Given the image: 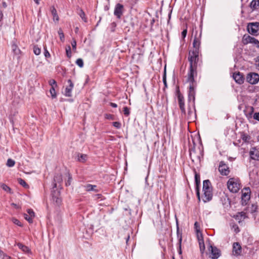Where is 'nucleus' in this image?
Returning a JSON list of instances; mask_svg holds the SVG:
<instances>
[{
    "mask_svg": "<svg viewBox=\"0 0 259 259\" xmlns=\"http://www.w3.org/2000/svg\"><path fill=\"white\" fill-rule=\"evenodd\" d=\"M203 201L204 202L209 201L212 199V193L211 183L208 180H204L203 183Z\"/></svg>",
    "mask_w": 259,
    "mask_h": 259,
    "instance_id": "nucleus-1",
    "label": "nucleus"
},
{
    "mask_svg": "<svg viewBox=\"0 0 259 259\" xmlns=\"http://www.w3.org/2000/svg\"><path fill=\"white\" fill-rule=\"evenodd\" d=\"M227 186L230 192L237 193L240 188V180L237 178H230L227 182Z\"/></svg>",
    "mask_w": 259,
    "mask_h": 259,
    "instance_id": "nucleus-2",
    "label": "nucleus"
},
{
    "mask_svg": "<svg viewBox=\"0 0 259 259\" xmlns=\"http://www.w3.org/2000/svg\"><path fill=\"white\" fill-rule=\"evenodd\" d=\"M188 61L190 66L197 68L199 62V52L196 50L190 51L189 53Z\"/></svg>",
    "mask_w": 259,
    "mask_h": 259,
    "instance_id": "nucleus-3",
    "label": "nucleus"
},
{
    "mask_svg": "<svg viewBox=\"0 0 259 259\" xmlns=\"http://www.w3.org/2000/svg\"><path fill=\"white\" fill-rule=\"evenodd\" d=\"M188 61L190 66L197 68L199 62V52L196 50L190 51L189 53Z\"/></svg>",
    "mask_w": 259,
    "mask_h": 259,
    "instance_id": "nucleus-4",
    "label": "nucleus"
},
{
    "mask_svg": "<svg viewBox=\"0 0 259 259\" xmlns=\"http://www.w3.org/2000/svg\"><path fill=\"white\" fill-rule=\"evenodd\" d=\"M249 33L252 35L257 36L259 34V22L249 23L247 26Z\"/></svg>",
    "mask_w": 259,
    "mask_h": 259,
    "instance_id": "nucleus-5",
    "label": "nucleus"
},
{
    "mask_svg": "<svg viewBox=\"0 0 259 259\" xmlns=\"http://www.w3.org/2000/svg\"><path fill=\"white\" fill-rule=\"evenodd\" d=\"M177 94L178 100V104L182 114L184 115L186 114V111L185 108V101L183 95L180 93L179 88L177 91Z\"/></svg>",
    "mask_w": 259,
    "mask_h": 259,
    "instance_id": "nucleus-6",
    "label": "nucleus"
},
{
    "mask_svg": "<svg viewBox=\"0 0 259 259\" xmlns=\"http://www.w3.org/2000/svg\"><path fill=\"white\" fill-rule=\"evenodd\" d=\"M197 75V68L190 66L188 73L187 81L189 84L195 85L194 76Z\"/></svg>",
    "mask_w": 259,
    "mask_h": 259,
    "instance_id": "nucleus-7",
    "label": "nucleus"
},
{
    "mask_svg": "<svg viewBox=\"0 0 259 259\" xmlns=\"http://www.w3.org/2000/svg\"><path fill=\"white\" fill-rule=\"evenodd\" d=\"M218 169L220 174L223 176H228L230 172L229 166L223 161H221L220 162Z\"/></svg>",
    "mask_w": 259,
    "mask_h": 259,
    "instance_id": "nucleus-8",
    "label": "nucleus"
},
{
    "mask_svg": "<svg viewBox=\"0 0 259 259\" xmlns=\"http://www.w3.org/2000/svg\"><path fill=\"white\" fill-rule=\"evenodd\" d=\"M246 81L252 84H256L259 81V75L256 73H249L247 75Z\"/></svg>",
    "mask_w": 259,
    "mask_h": 259,
    "instance_id": "nucleus-9",
    "label": "nucleus"
},
{
    "mask_svg": "<svg viewBox=\"0 0 259 259\" xmlns=\"http://www.w3.org/2000/svg\"><path fill=\"white\" fill-rule=\"evenodd\" d=\"M60 192L56 188L53 189L52 191V200L55 202L57 205H60L61 203L62 200L60 197Z\"/></svg>",
    "mask_w": 259,
    "mask_h": 259,
    "instance_id": "nucleus-10",
    "label": "nucleus"
},
{
    "mask_svg": "<svg viewBox=\"0 0 259 259\" xmlns=\"http://www.w3.org/2000/svg\"><path fill=\"white\" fill-rule=\"evenodd\" d=\"M209 250L210 251L209 257L212 259H217L221 255L220 250L215 246L210 245Z\"/></svg>",
    "mask_w": 259,
    "mask_h": 259,
    "instance_id": "nucleus-11",
    "label": "nucleus"
},
{
    "mask_svg": "<svg viewBox=\"0 0 259 259\" xmlns=\"http://www.w3.org/2000/svg\"><path fill=\"white\" fill-rule=\"evenodd\" d=\"M195 85L189 84V89L188 92V101H192L193 104L195 102Z\"/></svg>",
    "mask_w": 259,
    "mask_h": 259,
    "instance_id": "nucleus-12",
    "label": "nucleus"
},
{
    "mask_svg": "<svg viewBox=\"0 0 259 259\" xmlns=\"http://www.w3.org/2000/svg\"><path fill=\"white\" fill-rule=\"evenodd\" d=\"M123 6L119 3L116 5L114 14L118 19H120L123 14Z\"/></svg>",
    "mask_w": 259,
    "mask_h": 259,
    "instance_id": "nucleus-13",
    "label": "nucleus"
},
{
    "mask_svg": "<svg viewBox=\"0 0 259 259\" xmlns=\"http://www.w3.org/2000/svg\"><path fill=\"white\" fill-rule=\"evenodd\" d=\"M233 77L236 82L239 84H241L244 82V78L243 75L239 72L234 73Z\"/></svg>",
    "mask_w": 259,
    "mask_h": 259,
    "instance_id": "nucleus-14",
    "label": "nucleus"
},
{
    "mask_svg": "<svg viewBox=\"0 0 259 259\" xmlns=\"http://www.w3.org/2000/svg\"><path fill=\"white\" fill-rule=\"evenodd\" d=\"M250 190L249 187L244 188L242 191V199L244 201L250 199Z\"/></svg>",
    "mask_w": 259,
    "mask_h": 259,
    "instance_id": "nucleus-15",
    "label": "nucleus"
},
{
    "mask_svg": "<svg viewBox=\"0 0 259 259\" xmlns=\"http://www.w3.org/2000/svg\"><path fill=\"white\" fill-rule=\"evenodd\" d=\"M27 213L24 214V218L29 223H32L35 216L34 212L31 209H27Z\"/></svg>",
    "mask_w": 259,
    "mask_h": 259,
    "instance_id": "nucleus-16",
    "label": "nucleus"
},
{
    "mask_svg": "<svg viewBox=\"0 0 259 259\" xmlns=\"http://www.w3.org/2000/svg\"><path fill=\"white\" fill-rule=\"evenodd\" d=\"M68 83H69V85L67 86L65 91V95L66 97H71L72 96V90L73 88V83L71 80V79L68 80Z\"/></svg>",
    "mask_w": 259,
    "mask_h": 259,
    "instance_id": "nucleus-17",
    "label": "nucleus"
},
{
    "mask_svg": "<svg viewBox=\"0 0 259 259\" xmlns=\"http://www.w3.org/2000/svg\"><path fill=\"white\" fill-rule=\"evenodd\" d=\"M197 238L198 240L200 252L201 253H203L205 248L202 233H200V235H197Z\"/></svg>",
    "mask_w": 259,
    "mask_h": 259,
    "instance_id": "nucleus-18",
    "label": "nucleus"
},
{
    "mask_svg": "<svg viewBox=\"0 0 259 259\" xmlns=\"http://www.w3.org/2000/svg\"><path fill=\"white\" fill-rule=\"evenodd\" d=\"M241 246L238 242H235L233 245V252L235 255H240L241 252Z\"/></svg>",
    "mask_w": 259,
    "mask_h": 259,
    "instance_id": "nucleus-19",
    "label": "nucleus"
},
{
    "mask_svg": "<svg viewBox=\"0 0 259 259\" xmlns=\"http://www.w3.org/2000/svg\"><path fill=\"white\" fill-rule=\"evenodd\" d=\"M254 37H252L248 34H244L243 36L242 42L243 45H246L248 44H251Z\"/></svg>",
    "mask_w": 259,
    "mask_h": 259,
    "instance_id": "nucleus-20",
    "label": "nucleus"
},
{
    "mask_svg": "<svg viewBox=\"0 0 259 259\" xmlns=\"http://www.w3.org/2000/svg\"><path fill=\"white\" fill-rule=\"evenodd\" d=\"M200 39L199 37H197L196 35L195 36L193 42V50H196L197 51V52H199V47L200 46Z\"/></svg>",
    "mask_w": 259,
    "mask_h": 259,
    "instance_id": "nucleus-21",
    "label": "nucleus"
},
{
    "mask_svg": "<svg viewBox=\"0 0 259 259\" xmlns=\"http://www.w3.org/2000/svg\"><path fill=\"white\" fill-rule=\"evenodd\" d=\"M62 177L61 174H56L54 178L53 189L57 188V183H60L62 182Z\"/></svg>",
    "mask_w": 259,
    "mask_h": 259,
    "instance_id": "nucleus-22",
    "label": "nucleus"
},
{
    "mask_svg": "<svg viewBox=\"0 0 259 259\" xmlns=\"http://www.w3.org/2000/svg\"><path fill=\"white\" fill-rule=\"evenodd\" d=\"M195 181L196 185V186H197V187H196V189H197L196 194H197V196L198 197V199L200 200V193H199V191L198 189V185L200 183V178L199 175L197 174V173H195Z\"/></svg>",
    "mask_w": 259,
    "mask_h": 259,
    "instance_id": "nucleus-23",
    "label": "nucleus"
},
{
    "mask_svg": "<svg viewBox=\"0 0 259 259\" xmlns=\"http://www.w3.org/2000/svg\"><path fill=\"white\" fill-rule=\"evenodd\" d=\"M85 189L87 191H94L97 192L99 190L97 189V186L96 185L87 184L84 186Z\"/></svg>",
    "mask_w": 259,
    "mask_h": 259,
    "instance_id": "nucleus-24",
    "label": "nucleus"
},
{
    "mask_svg": "<svg viewBox=\"0 0 259 259\" xmlns=\"http://www.w3.org/2000/svg\"><path fill=\"white\" fill-rule=\"evenodd\" d=\"M51 11L52 15L53 16V19L54 20H56L57 21H59V18L57 14V10H56L54 6H52L51 8Z\"/></svg>",
    "mask_w": 259,
    "mask_h": 259,
    "instance_id": "nucleus-25",
    "label": "nucleus"
},
{
    "mask_svg": "<svg viewBox=\"0 0 259 259\" xmlns=\"http://www.w3.org/2000/svg\"><path fill=\"white\" fill-rule=\"evenodd\" d=\"M87 159V155L86 154H78L77 155V160L80 162H84Z\"/></svg>",
    "mask_w": 259,
    "mask_h": 259,
    "instance_id": "nucleus-26",
    "label": "nucleus"
},
{
    "mask_svg": "<svg viewBox=\"0 0 259 259\" xmlns=\"http://www.w3.org/2000/svg\"><path fill=\"white\" fill-rule=\"evenodd\" d=\"M17 246L19 247V248L22 249V250L25 252H28L30 251L29 248L27 246L23 245L21 243H18L17 244Z\"/></svg>",
    "mask_w": 259,
    "mask_h": 259,
    "instance_id": "nucleus-27",
    "label": "nucleus"
},
{
    "mask_svg": "<svg viewBox=\"0 0 259 259\" xmlns=\"http://www.w3.org/2000/svg\"><path fill=\"white\" fill-rule=\"evenodd\" d=\"M241 138L242 140L245 143L248 142L250 139V137L249 135L244 133H241Z\"/></svg>",
    "mask_w": 259,
    "mask_h": 259,
    "instance_id": "nucleus-28",
    "label": "nucleus"
},
{
    "mask_svg": "<svg viewBox=\"0 0 259 259\" xmlns=\"http://www.w3.org/2000/svg\"><path fill=\"white\" fill-rule=\"evenodd\" d=\"M12 50H13V52L14 53V54H15L16 55H18L19 54V53H20V49L18 48V47H17V45H15V44H13L12 46Z\"/></svg>",
    "mask_w": 259,
    "mask_h": 259,
    "instance_id": "nucleus-29",
    "label": "nucleus"
},
{
    "mask_svg": "<svg viewBox=\"0 0 259 259\" xmlns=\"http://www.w3.org/2000/svg\"><path fill=\"white\" fill-rule=\"evenodd\" d=\"M79 15L84 22H87V19L85 17V13L82 9L80 10L79 12Z\"/></svg>",
    "mask_w": 259,
    "mask_h": 259,
    "instance_id": "nucleus-30",
    "label": "nucleus"
},
{
    "mask_svg": "<svg viewBox=\"0 0 259 259\" xmlns=\"http://www.w3.org/2000/svg\"><path fill=\"white\" fill-rule=\"evenodd\" d=\"M250 6L254 9H256L259 7V0H253L250 3Z\"/></svg>",
    "mask_w": 259,
    "mask_h": 259,
    "instance_id": "nucleus-31",
    "label": "nucleus"
},
{
    "mask_svg": "<svg viewBox=\"0 0 259 259\" xmlns=\"http://www.w3.org/2000/svg\"><path fill=\"white\" fill-rule=\"evenodd\" d=\"M15 164V161L14 160L11 158H9L7 160L6 164L8 167H13L14 166Z\"/></svg>",
    "mask_w": 259,
    "mask_h": 259,
    "instance_id": "nucleus-32",
    "label": "nucleus"
},
{
    "mask_svg": "<svg viewBox=\"0 0 259 259\" xmlns=\"http://www.w3.org/2000/svg\"><path fill=\"white\" fill-rule=\"evenodd\" d=\"M33 53L36 55H39L40 54V53H41V49H40V48H38L37 47V46H36V45L34 46V47H33Z\"/></svg>",
    "mask_w": 259,
    "mask_h": 259,
    "instance_id": "nucleus-33",
    "label": "nucleus"
},
{
    "mask_svg": "<svg viewBox=\"0 0 259 259\" xmlns=\"http://www.w3.org/2000/svg\"><path fill=\"white\" fill-rule=\"evenodd\" d=\"M66 53L67 57L70 58L71 57V49L70 46H68L66 47Z\"/></svg>",
    "mask_w": 259,
    "mask_h": 259,
    "instance_id": "nucleus-34",
    "label": "nucleus"
},
{
    "mask_svg": "<svg viewBox=\"0 0 259 259\" xmlns=\"http://www.w3.org/2000/svg\"><path fill=\"white\" fill-rule=\"evenodd\" d=\"M250 155L251 156V158L252 159L254 160H258L259 158V155L258 154H254L253 151H250Z\"/></svg>",
    "mask_w": 259,
    "mask_h": 259,
    "instance_id": "nucleus-35",
    "label": "nucleus"
},
{
    "mask_svg": "<svg viewBox=\"0 0 259 259\" xmlns=\"http://www.w3.org/2000/svg\"><path fill=\"white\" fill-rule=\"evenodd\" d=\"M55 87H51L50 90V92L51 94L52 98H55L56 97V93L55 90Z\"/></svg>",
    "mask_w": 259,
    "mask_h": 259,
    "instance_id": "nucleus-36",
    "label": "nucleus"
},
{
    "mask_svg": "<svg viewBox=\"0 0 259 259\" xmlns=\"http://www.w3.org/2000/svg\"><path fill=\"white\" fill-rule=\"evenodd\" d=\"M58 34L59 35L60 38L61 40L62 41H64V35L62 30L61 28H60L59 30H58Z\"/></svg>",
    "mask_w": 259,
    "mask_h": 259,
    "instance_id": "nucleus-37",
    "label": "nucleus"
},
{
    "mask_svg": "<svg viewBox=\"0 0 259 259\" xmlns=\"http://www.w3.org/2000/svg\"><path fill=\"white\" fill-rule=\"evenodd\" d=\"M18 181L19 184H20L24 187H25V188L28 187V185L26 184L25 181L24 180H23V179L20 178L18 180Z\"/></svg>",
    "mask_w": 259,
    "mask_h": 259,
    "instance_id": "nucleus-38",
    "label": "nucleus"
},
{
    "mask_svg": "<svg viewBox=\"0 0 259 259\" xmlns=\"http://www.w3.org/2000/svg\"><path fill=\"white\" fill-rule=\"evenodd\" d=\"M76 64L79 67H82L83 66V62L82 59H77L76 61Z\"/></svg>",
    "mask_w": 259,
    "mask_h": 259,
    "instance_id": "nucleus-39",
    "label": "nucleus"
},
{
    "mask_svg": "<svg viewBox=\"0 0 259 259\" xmlns=\"http://www.w3.org/2000/svg\"><path fill=\"white\" fill-rule=\"evenodd\" d=\"M231 226L232 227V228L234 229V231L236 233H237L240 231L239 228L237 225L234 223L232 225H231Z\"/></svg>",
    "mask_w": 259,
    "mask_h": 259,
    "instance_id": "nucleus-40",
    "label": "nucleus"
},
{
    "mask_svg": "<svg viewBox=\"0 0 259 259\" xmlns=\"http://www.w3.org/2000/svg\"><path fill=\"white\" fill-rule=\"evenodd\" d=\"M67 176H68V180L66 182V183H65V184L67 186L70 185L71 182L72 181V177L69 173L67 174Z\"/></svg>",
    "mask_w": 259,
    "mask_h": 259,
    "instance_id": "nucleus-41",
    "label": "nucleus"
},
{
    "mask_svg": "<svg viewBox=\"0 0 259 259\" xmlns=\"http://www.w3.org/2000/svg\"><path fill=\"white\" fill-rule=\"evenodd\" d=\"M1 188L5 191L10 192L11 190L10 188L5 184L1 185Z\"/></svg>",
    "mask_w": 259,
    "mask_h": 259,
    "instance_id": "nucleus-42",
    "label": "nucleus"
},
{
    "mask_svg": "<svg viewBox=\"0 0 259 259\" xmlns=\"http://www.w3.org/2000/svg\"><path fill=\"white\" fill-rule=\"evenodd\" d=\"M123 111L124 114L126 116H128L130 114V109L127 107H124Z\"/></svg>",
    "mask_w": 259,
    "mask_h": 259,
    "instance_id": "nucleus-43",
    "label": "nucleus"
},
{
    "mask_svg": "<svg viewBox=\"0 0 259 259\" xmlns=\"http://www.w3.org/2000/svg\"><path fill=\"white\" fill-rule=\"evenodd\" d=\"M194 227L196 229V231L197 232V235L199 234V235H200V233H201L200 232V230H199V224L198 223V222H196L194 224Z\"/></svg>",
    "mask_w": 259,
    "mask_h": 259,
    "instance_id": "nucleus-44",
    "label": "nucleus"
},
{
    "mask_svg": "<svg viewBox=\"0 0 259 259\" xmlns=\"http://www.w3.org/2000/svg\"><path fill=\"white\" fill-rule=\"evenodd\" d=\"M71 45L72 47V50L73 51L76 52V41L75 39H73L72 41L71 42Z\"/></svg>",
    "mask_w": 259,
    "mask_h": 259,
    "instance_id": "nucleus-45",
    "label": "nucleus"
},
{
    "mask_svg": "<svg viewBox=\"0 0 259 259\" xmlns=\"http://www.w3.org/2000/svg\"><path fill=\"white\" fill-rule=\"evenodd\" d=\"M113 125L117 129H119L121 126V123L118 121L113 122Z\"/></svg>",
    "mask_w": 259,
    "mask_h": 259,
    "instance_id": "nucleus-46",
    "label": "nucleus"
},
{
    "mask_svg": "<svg viewBox=\"0 0 259 259\" xmlns=\"http://www.w3.org/2000/svg\"><path fill=\"white\" fill-rule=\"evenodd\" d=\"M254 45L256 48H259V40L254 38L251 43Z\"/></svg>",
    "mask_w": 259,
    "mask_h": 259,
    "instance_id": "nucleus-47",
    "label": "nucleus"
},
{
    "mask_svg": "<svg viewBox=\"0 0 259 259\" xmlns=\"http://www.w3.org/2000/svg\"><path fill=\"white\" fill-rule=\"evenodd\" d=\"M49 84L51 86V87H56L57 86V82L54 79L50 80Z\"/></svg>",
    "mask_w": 259,
    "mask_h": 259,
    "instance_id": "nucleus-48",
    "label": "nucleus"
},
{
    "mask_svg": "<svg viewBox=\"0 0 259 259\" xmlns=\"http://www.w3.org/2000/svg\"><path fill=\"white\" fill-rule=\"evenodd\" d=\"M13 222L15 224L18 225V226H22L21 223L18 220H17L16 219H13Z\"/></svg>",
    "mask_w": 259,
    "mask_h": 259,
    "instance_id": "nucleus-49",
    "label": "nucleus"
},
{
    "mask_svg": "<svg viewBox=\"0 0 259 259\" xmlns=\"http://www.w3.org/2000/svg\"><path fill=\"white\" fill-rule=\"evenodd\" d=\"M163 82L164 84L165 87H167V83H166V72L165 71H164V73L163 75Z\"/></svg>",
    "mask_w": 259,
    "mask_h": 259,
    "instance_id": "nucleus-50",
    "label": "nucleus"
},
{
    "mask_svg": "<svg viewBox=\"0 0 259 259\" xmlns=\"http://www.w3.org/2000/svg\"><path fill=\"white\" fill-rule=\"evenodd\" d=\"M253 118L259 121V112L255 113L253 115Z\"/></svg>",
    "mask_w": 259,
    "mask_h": 259,
    "instance_id": "nucleus-51",
    "label": "nucleus"
},
{
    "mask_svg": "<svg viewBox=\"0 0 259 259\" xmlns=\"http://www.w3.org/2000/svg\"><path fill=\"white\" fill-rule=\"evenodd\" d=\"M187 29H184L182 32V37L183 38H185V37H186V35H187Z\"/></svg>",
    "mask_w": 259,
    "mask_h": 259,
    "instance_id": "nucleus-52",
    "label": "nucleus"
},
{
    "mask_svg": "<svg viewBox=\"0 0 259 259\" xmlns=\"http://www.w3.org/2000/svg\"><path fill=\"white\" fill-rule=\"evenodd\" d=\"M44 55L46 58H48V57H50V54L47 49H45V50Z\"/></svg>",
    "mask_w": 259,
    "mask_h": 259,
    "instance_id": "nucleus-53",
    "label": "nucleus"
},
{
    "mask_svg": "<svg viewBox=\"0 0 259 259\" xmlns=\"http://www.w3.org/2000/svg\"><path fill=\"white\" fill-rule=\"evenodd\" d=\"M181 242H182V239L180 238V239L179 240V252L180 254H181L182 253V250H181Z\"/></svg>",
    "mask_w": 259,
    "mask_h": 259,
    "instance_id": "nucleus-54",
    "label": "nucleus"
},
{
    "mask_svg": "<svg viewBox=\"0 0 259 259\" xmlns=\"http://www.w3.org/2000/svg\"><path fill=\"white\" fill-rule=\"evenodd\" d=\"M110 105L113 108H116L117 107V105L116 103L112 102L110 103Z\"/></svg>",
    "mask_w": 259,
    "mask_h": 259,
    "instance_id": "nucleus-55",
    "label": "nucleus"
},
{
    "mask_svg": "<svg viewBox=\"0 0 259 259\" xmlns=\"http://www.w3.org/2000/svg\"><path fill=\"white\" fill-rule=\"evenodd\" d=\"M3 7L6 8L7 7V3L5 2H3L2 3Z\"/></svg>",
    "mask_w": 259,
    "mask_h": 259,
    "instance_id": "nucleus-56",
    "label": "nucleus"
},
{
    "mask_svg": "<svg viewBox=\"0 0 259 259\" xmlns=\"http://www.w3.org/2000/svg\"><path fill=\"white\" fill-rule=\"evenodd\" d=\"M11 205H12V206H13L14 207H15V208H19V206H18L16 204H15V203H12L11 204Z\"/></svg>",
    "mask_w": 259,
    "mask_h": 259,
    "instance_id": "nucleus-57",
    "label": "nucleus"
},
{
    "mask_svg": "<svg viewBox=\"0 0 259 259\" xmlns=\"http://www.w3.org/2000/svg\"><path fill=\"white\" fill-rule=\"evenodd\" d=\"M192 113V112L191 111L190 109H189L188 110V115L189 116H190L191 115V114Z\"/></svg>",
    "mask_w": 259,
    "mask_h": 259,
    "instance_id": "nucleus-58",
    "label": "nucleus"
},
{
    "mask_svg": "<svg viewBox=\"0 0 259 259\" xmlns=\"http://www.w3.org/2000/svg\"><path fill=\"white\" fill-rule=\"evenodd\" d=\"M40 0H34V1L35 2V3L36 4H39V1Z\"/></svg>",
    "mask_w": 259,
    "mask_h": 259,
    "instance_id": "nucleus-59",
    "label": "nucleus"
},
{
    "mask_svg": "<svg viewBox=\"0 0 259 259\" xmlns=\"http://www.w3.org/2000/svg\"><path fill=\"white\" fill-rule=\"evenodd\" d=\"M78 30V27H76V28H75V32H77V31Z\"/></svg>",
    "mask_w": 259,
    "mask_h": 259,
    "instance_id": "nucleus-60",
    "label": "nucleus"
},
{
    "mask_svg": "<svg viewBox=\"0 0 259 259\" xmlns=\"http://www.w3.org/2000/svg\"><path fill=\"white\" fill-rule=\"evenodd\" d=\"M129 238H130V236H128V237H127V241L129 239Z\"/></svg>",
    "mask_w": 259,
    "mask_h": 259,
    "instance_id": "nucleus-61",
    "label": "nucleus"
}]
</instances>
